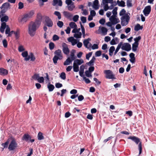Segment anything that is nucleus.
Here are the masks:
<instances>
[{"label":"nucleus","mask_w":156,"mask_h":156,"mask_svg":"<svg viewBox=\"0 0 156 156\" xmlns=\"http://www.w3.org/2000/svg\"><path fill=\"white\" fill-rule=\"evenodd\" d=\"M62 48L63 53L66 55H68L69 52V50L68 45L66 43H63L62 44Z\"/></svg>","instance_id":"nucleus-13"},{"label":"nucleus","mask_w":156,"mask_h":156,"mask_svg":"<svg viewBox=\"0 0 156 156\" xmlns=\"http://www.w3.org/2000/svg\"><path fill=\"white\" fill-rule=\"evenodd\" d=\"M73 33H74L73 36L76 38H81L82 34L81 32H76L75 30H73L72 31Z\"/></svg>","instance_id":"nucleus-17"},{"label":"nucleus","mask_w":156,"mask_h":156,"mask_svg":"<svg viewBox=\"0 0 156 156\" xmlns=\"http://www.w3.org/2000/svg\"><path fill=\"white\" fill-rule=\"evenodd\" d=\"M84 98L83 96L81 95H80L78 97V100L79 101H81L84 99Z\"/></svg>","instance_id":"nucleus-60"},{"label":"nucleus","mask_w":156,"mask_h":156,"mask_svg":"<svg viewBox=\"0 0 156 156\" xmlns=\"http://www.w3.org/2000/svg\"><path fill=\"white\" fill-rule=\"evenodd\" d=\"M54 14L58 17V18L59 20H60L61 19V14L59 12L57 11H55Z\"/></svg>","instance_id":"nucleus-37"},{"label":"nucleus","mask_w":156,"mask_h":156,"mask_svg":"<svg viewBox=\"0 0 156 156\" xmlns=\"http://www.w3.org/2000/svg\"><path fill=\"white\" fill-rule=\"evenodd\" d=\"M34 14L33 11H31L30 12L24 15L23 17L22 18L21 21L25 22H27L29 19L31 18Z\"/></svg>","instance_id":"nucleus-7"},{"label":"nucleus","mask_w":156,"mask_h":156,"mask_svg":"<svg viewBox=\"0 0 156 156\" xmlns=\"http://www.w3.org/2000/svg\"><path fill=\"white\" fill-rule=\"evenodd\" d=\"M86 76L87 77H90L92 76L91 73L88 70H86L85 72Z\"/></svg>","instance_id":"nucleus-48"},{"label":"nucleus","mask_w":156,"mask_h":156,"mask_svg":"<svg viewBox=\"0 0 156 156\" xmlns=\"http://www.w3.org/2000/svg\"><path fill=\"white\" fill-rule=\"evenodd\" d=\"M29 56L30 57V59H31V60L34 61L35 60V58L33 54L32 53H31L30 54Z\"/></svg>","instance_id":"nucleus-41"},{"label":"nucleus","mask_w":156,"mask_h":156,"mask_svg":"<svg viewBox=\"0 0 156 156\" xmlns=\"http://www.w3.org/2000/svg\"><path fill=\"white\" fill-rule=\"evenodd\" d=\"M109 20L113 25L115 24L120 22L119 19L117 18V16H112L109 18Z\"/></svg>","instance_id":"nucleus-11"},{"label":"nucleus","mask_w":156,"mask_h":156,"mask_svg":"<svg viewBox=\"0 0 156 156\" xmlns=\"http://www.w3.org/2000/svg\"><path fill=\"white\" fill-rule=\"evenodd\" d=\"M9 17L6 15H5L2 16L1 19V21L3 22L4 21L7 22L9 20Z\"/></svg>","instance_id":"nucleus-28"},{"label":"nucleus","mask_w":156,"mask_h":156,"mask_svg":"<svg viewBox=\"0 0 156 156\" xmlns=\"http://www.w3.org/2000/svg\"><path fill=\"white\" fill-rule=\"evenodd\" d=\"M39 77V74H35L33 76L32 78L35 80H37Z\"/></svg>","instance_id":"nucleus-49"},{"label":"nucleus","mask_w":156,"mask_h":156,"mask_svg":"<svg viewBox=\"0 0 156 156\" xmlns=\"http://www.w3.org/2000/svg\"><path fill=\"white\" fill-rule=\"evenodd\" d=\"M92 54V52H89L88 54H87L86 56V58L88 60H89V58L91 56Z\"/></svg>","instance_id":"nucleus-54"},{"label":"nucleus","mask_w":156,"mask_h":156,"mask_svg":"<svg viewBox=\"0 0 156 156\" xmlns=\"http://www.w3.org/2000/svg\"><path fill=\"white\" fill-rule=\"evenodd\" d=\"M95 25V24L94 22H90L89 23V26L90 28L94 27Z\"/></svg>","instance_id":"nucleus-64"},{"label":"nucleus","mask_w":156,"mask_h":156,"mask_svg":"<svg viewBox=\"0 0 156 156\" xmlns=\"http://www.w3.org/2000/svg\"><path fill=\"white\" fill-rule=\"evenodd\" d=\"M2 44L3 45L5 48H6L7 46V42L6 40L4 39L2 41Z\"/></svg>","instance_id":"nucleus-50"},{"label":"nucleus","mask_w":156,"mask_h":156,"mask_svg":"<svg viewBox=\"0 0 156 156\" xmlns=\"http://www.w3.org/2000/svg\"><path fill=\"white\" fill-rule=\"evenodd\" d=\"M44 78L43 77H39V78L38 79L37 81L38 82L42 83H44Z\"/></svg>","instance_id":"nucleus-44"},{"label":"nucleus","mask_w":156,"mask_h":156,"mask_svg":"<svg viewBox=\"0 0 156 156\" xmlns=\"http://www.w3.org/2000/svg\"><path fill=\"white\" fill-rule=\"evenodd\" d=\"M121 49L123 50L129 51L131 49V46L128 43H124L122 44Z\"/></svg>","instance_id":"nucleus-14"},{"label":"nucleus","mask_w":156,"mask_h":156,"mask_svg":"<svg viewBox=\"0 0 156 156\" xmlns=\"http://www.w3.org/2000/svg\"><path fill=\"white\" fill-rule=\"evenodd\" d=\"M31 136L27 134H25L23 135L22 139L26 141H27L29 139H31Z\"/></svg>","instance_id":"nucleus-26"},{"label":"nucleus","mask_w":156,"mask_h":156,"mask_svg":"<svg viewBox=\"0 0 156 156\" xmlns=\"http://www.w3.org/2000/svg\"><path fill=\"white\" fill-rule=\"evenodd\" d=\"M101 52L100 51H97L95 53V55L96 56H100L101 55Z\"/></svg>","instance_id":"nucleus-56"},{"label":"nucleus","mask_w":156,"mask_h":156,"mask_svg":"<svg viewBox=\"0 0 156 156\" xmlns=\"http://www.w3.org/2000/svg\"><path fill=\"white\" fill-rule=\"evenodd\" d=\"M48 88L49 89V91H52L55 88L54 86L51 84H50L48 85Z\"/></svg>","instance_id":"nucleus-34"},{"label":"nucleus","mask_w":156,"mask_h":156,"mask_svg":"<svg viewBox=\"0 0 156 156\" xmlns=\"http://www.w3.org/2000/svg\"><path fill=\"white\" fill-rule=\"evenodd\" d=\"M139 44H136L134 43L132 44V50L134 52H136L137 49Z\"/></svg>","instance_id":"nucleus-30"},{"label":"nucleus","mask_w":156,"mask_h":156,"mask_svg":"<svg viewBox=\"0 0 156 156\" xmlns=\"http://www.w3.org/2000/svg\"><path fill=\"white\" fill-rule=\"evenodd\" d=\"M117 7H115L113 10L112 13L113 15L112 16H117Z\"/></svg>","instance_id":"nucleus-40"},{"label":"nucleus","mask_w":156,"mask_h":156,"mask_svg":"<svg viewBox=\"0 0 156 156\" xmlns=\"http://www.w3.org/2000/svg\"><path fill=\"white\" fill-rule=\"evenodd\" d=\"M57 25L60 28H62L63 25V23L62 21H59L57 23Z\"/></svg>","instance_id":"nucleus-42"},{"label":"nucleus","mask_w":156,"mask_h":156,"mask_svg":"<svg viewBox=\"0 0 156 156\" xmlns=\"http://www.w3.org/2000/svg\"><path fill=\"white\" fill-rule=\"evenodd\" d=\"M17 146V144L16 141L12 140L11 142L8 147V149L10 151H12L15 149Z\"/></svg>","instance_id":"nucleus-10"},{"label":"nucleus","mask_w":156,"mask_h":156,"mask_svg":"<svg viewBox=\"0 0 156 156\" xmlns=\"http://www.w3.org/2000/svg\"><path fill=\"white\" fill-rule=\"evenodd\" d=\"M104 73L105 75V77L106 79L112 80L116 79L115 75L113 74L112 72L110 70H104Z\"/></svg>","instance_id":"nucleus-4"},{"label":"nucleus","mask_w":156,"mask_h":156,"mask_svg":"<svg viewBox=\"0 0 156 156\" xmlns=\"http://www.w3.org/2000/svg\"><path fill=\"white\" fill-rule=\"evenodd\" d=\"M126 12V11L124 9H122L119 13L120 16H123L125 14H125Z\"/></svg>","instance_id":"nucleus-47"},{"label":"nucleus","mask_w":156,"mask_h":156,"mask_svg":"<svg viewBox=\"0 0 156 156\" xmlns=\"http://www.w3.org/2000/svg\"><path fill=\"white\" fill-rule=\"evenodd\" d=\"M58 59H61V58H59L56 55H55L54 56L53 58V62L55 64L57 63V61Z\"/></svg>","instance_id":"nucleus-35"},{"label":"nucleus","mask_w":156,"mask_h":156,"mask_svg":"<svg viewBox=\"0 0 156 156\" xmlns=\"http://www.w3.org/2000/svg\"><path fill=\"white\" fill-rule=\"evenodd\" d=\"M9 144V142L7 141L5 143H3L2 144V145L4 147V148L7 147H8V144Z\"/></svg>","instance_id":"nucleus-63"},{"label":"nucleus","mask_w":156,"mask_h":156,"mask_svg":"<svg viewBox=\"0 0 156 156\" xmlns=\"http://www.w3.org/2000/svg\"><path fill=\"white\" fill-rule=\"evenodd\" d=\"M44 25L49 27H52L53 25L51 20L48 16H46L44 20Z\"/></svg>","instance_id":"nucleus-8"},{"label":"nucleus","mask_w":156,"mask_h":156,"mask_svg":"<svg viewBox=\"0 0 156 156\" xmlns=\"http://www.w3.org/2000/svg\"><path fill=\"white\" fill-rule=\"evenodd\" d=\"M151 7L150 5L147 6L145 7L143 12L144 14L146 16H147L150 13L151 11Z\"/></svg>","instance_id":"nucleus-16"},{"label":"nucleus","mask_w":156,"mask_h":156,"mask_svg":"<svg viewBox=\"0 0 156 156\" xmlns=\"http://www.w3.org/2000/svg\"><path fill=\"white\" fill-rule=\"evenodd\" d=\"M8 73V71L3 68H0V75L2 76L7 75Z\"/></svg>","instance_id":"nucleus-19"},{"label":"nucleus","mask_w":156,"mask_h":156,"mask_svg":"<svg viewBox=\"0 0 156 156\" xmlns=\"http://www.w3.org/2000/svg\"><path fill=\"white\" fill-rule=\"evenodd\" d=\"M75 51L74 50H72L70 52V58L72 60H74L76 58V57L75 55Z\"/></svg>","instance_id":"nucleus-23"},{"label":"nucleus","mask_w":156,"mask_h":156,"mask_svg":"<svg viewBox=\"0 0 156 156\" xmlns=\"http://www.w3.org/2000/svg\"><path fill=\"white\" fill-rule=\"evenodd\" d=\"M98 0H94L93 5V8L95 9H98Z\"/></svg>","instance_id":"nucleus-27"},{"label":"nucleus","mask_w":156,"mask_h":156,"mask_svg":"<svg viewBox=\"0 0 156 156\" xmlns=\"http://www.w3.org/2000/svg\"><path fill=\"white\" fill-rule=\"evenodd\" d=\"M129 139H130L134 141L136 144H138L140 142L138 145V147L139 150V154H140L142 152V147L141 142H140V139L138 137L135 136H130L128 138Z\"/></svg>","instance_id":"nucleus-3"},{"label":"nucleus","mask_w":156,"mask_h":156,"mask_svg":"<svg viewBox=\"0 0 156 156\" xmlns=\"http://www.w3.org/2000/svg\"><path fill=\"white\" fill-rule=\"evenodd\" d=\"M121 24L122 26L126 25L128 23L129 17L128 14H126L121 18Z\"/></svg>","instance_id":"nucleus-5"},{"label":"nucleus","mask_w":156,"mask_h":156,"mask_svg":"<svg viewBox=\"0 0 156 156\" xmlns=\"http://www.w3.org/2000/svg\"><path fill=\"white\" fill-rule=\"evenodd\" d=\"M58 5V6H61L62 5V2L61 0H53V5L55 6Z\"/></svg>","instance_id":"nucleus-20"},{"label":"nucleus","mask_w":156,"mask_h":156,"mask_svg":"<svg viewBox=\"0 0 156 156\" xmlns=\"http://www.w3.org/2000/svg\"><path fill=\"white\" fill-rule=\"evenodd\" d=\"M81 20L83 23H85L86 22V18L84 16L81 17Z\"/></svg>","instance_id":"nucleus-57"},{"label":"nucleus","mask_w":156,"mask_h":156,"mask_svg":"<svg viewBox=\"0 0 156 156\" xmlns=\"http://www.w3.org/2000/svg\"><path fill=\"white\" fill-rule=\"evenodd\" d=\"M84 62L82 59H76L74 60L73 63L78 66L80 65L83 63Z\"/></svg>","instance_id":"nucleus-21"},{"label":"nucleus","mask_w":156,"mask_h":156,"mask_svg":"<svg viewBox=\"0 0 156 156\" xmlns=\"http://www.w3.org/2000/svg\"><path fill=\"white\" fill-rule=\"evenodd\" d=\"M0 8L2 9L0 13H5L8 10L11 9V5L9 2H6L3 4Z\"/></svg>","instance_id":"nucleus-6"},{"label":"nucleus","mask_w":156,"mask_h":156,"mask_svg":"<svg viewBox=\"0 0 156 156\" xmlns=\"http://www.w3.org/2000/svg\"><path fill=\"white\" fill-rule=\"evenodd\" d=\"M108 31V30L106 28L104 27H99L98 31L96 32V34H99L101 32L104 35H106Z\"/></svg>","instance_id":"nucleus-12"},{"label":"nucleus","mask_w":156,"mask_h":156,"mask_svg":"<svg viewBox=\"0 0 156 156\" xmlns=\"http://www.w3.org/2000/svg\"><path fill=\"white\" fill-rule=\"evenodd\" d=\"M73 71L75 72H78L79 70V66L76 65L75 63H73Z\"/></svg>","instance_id":"nucleus-31"},{"label":"nucleus","mask_w":156,"mask_h":156,"mask_svg":"<svg viewBox=\"0 0 156 156\" xmlns=\"http://www.w3.org/2000/svg\"><path fill=\"white\" fill-rule=\"evenodd\" d=\"M69 26L72 28L75 29L76 28H77V26L76 24L73 22H71L69 24Z\"/></svg>","instance_id":"nucleus-32"},{"label":"nucleus","mask_w":156,"mask_h":156,"mask_svg":"<svg viewBox=\"0 0 156 156\" xmlns=\"http://www.w3.org/2000/svg\"><path fill=\"white\" fill-rule=\"evenodd\" d=\"M91 40V39L89 38L87 39L84 40L83 41L84 45L88 49H90L91 47L92 44L89 42V41Z\"/></svg>","instance_id":"nucleus-15"},{"label":"nucleus","mask_w":156,"mask_h":156,"mask_svg":"<svg viewBox=\"0 0 156 156\" xmlns=\"http://www.w3.org/2000/svg\"><path fill=\"white\" fill-rule=\"evenodd\" d=\"M41 24V21H36L34 22H32L28 25L29 34L31 37L34 36L38 28Z\"/></svg>","instance_id":"nucleus-1"},{"label":"nucleus","mask_w":156,"mask_h":156,"mask_svg":"<svg viewBox=\"0 0 156 156\" xmlns=\"http://www.w3.org/2000/svg\"><path fill=\"white\" fill-rule=\"evenodd\" d=\"M141 38V37L139 36L137 37L134 38V40L135 41V42L134 43L136 44H139L138 42L140 40Z\"/></svg>","instance_id":"nucleus-39"},{"label":"nucleus","mask_w":156,"mask_h":156,"mask_svg":"<svg viewBox=\"0 0 156 156\" xmlns=\"http://www.w3.org/2000/svg\"><path fill=\"white\" fill-rule=\"evenodd\" d=\"M52 39L54 41H56L59 39V37L57 35L55 34L53 35Z\"/></svg>","instance_id":"nucleus-52"},{"label":"nucleus","mask_w":156,"mask_h":156,"mask_svg":"<svg viewBox=\"0 0 156 156\" xmlns=\"http://www.w3.org/2000/svg\"><path fill=\"white\" fill-rule=\"evenodd\" d=\"M7 26L5 22H2L1 24V26L0 28V31L2 33H3L4 32L5 29V28H7Z\"/></svg>","instance_id":"nucleus-18"},{"label":"nucleus","mask_w":156,"mask_h":156,"mask_svg":"<svg viewBox=\"0 0 156 156\" xmlns=\"http://www.w3.org/2000/svg\"><path fill=\"white\" fill-rule=\"evenodd\" d=\"M102 3L104 5V10L107 11L108 9H112L113 8V0H102Z\"/></svg>","instance_id":"nucleus-2"},{"label":"nucleus","mask_w":156,"mask_h":156,"mask_svg":"<svg viewBox=\"0 0 156 156\" xmlns=\"http://www.w3.org/2000/svg\"><path fill=\"white\" fill-rule=\"evenodd\" d=\"M37 18L38 19V21H40L41 22V20L42 19V17L41 14L40 13H38L37 15Z\"/></svg>","instance_id":"nucleus-58"},{"label":"nucleus","mask_w":156,"mask_h":156,"mask_svg":"<svg viewBox=\"0 0 156 156\" xmlns=\"http://www.w3.org/2000/svg\"><path fill=\"white\" fill-rule=\"evenodd\" d=\"M73 61L69 57H68L65 61L64 63V65H68L70 64L72 62V61Z\"/></svg>","instance_id":"nucleus-25"},{"label":"nucleus","mask_w":156,"mask_h":156,"mask_svg":"<svg viewBox=\"0 0 156 156\" xmlns=\"http://www.w3.org/2000/svg\"><path fill=\"white\" fill-rule=\"evenodd\" d=\"M63 13L64 16L67 18H69L72 16V14L69 12L64 11Z\"/></svg>","instance_id":"nucleus-24"},{"label":"nucleus","mask_w":156,"mask_h":156,"mask_svg":"<svg viewBox=\"0 0 156 156\" xmlns=\"http://www.w3.org/2000/svg\"><path fill=\"white\" fill-rule=\"evenodd\" d=\"M18 6L19 9H21L23 7V4L22 2H20L18 3Z\"/></svg>","instance_id":"nucleus-53"},{"label":"nucleus","mask_w":156,"mask_h":156,"mask_svg":"<svg viewBox=\"0 0 156 156\" xmlns=\"http://www.w3.org/2000/svg\"><path fill=\"white\" fill-rule=\"evenodd\" d=\"M10 29L9 27V26L8 25H7V28H6V29L5 30V33L6 34H8V35H9V34L10 33Z\"/></svg>","instance_id":"nucleus-45"},{"label":"nucleus","mask_w":156,"mask_h":156,"mask_svg":"<svg viewBox=\"0 0 156 156\" xmlns=\"http://www.w3.org/2000/svg\"><path fill=\"white\" fill-rule=\"evenodd\" d=\"M54 46L55 44L51 42L49 44V47L51 50L53 49L54 48Z\"/></svg>","instance_id":"nucleus-43"},{"label":"nucleus","mask_w":156,"mask_h":156,"mask_svg":"<svg viewBox=\"0 0 156 156\" xmlns=\"http://www.w3.org/2000/svg\"><path fill=\"white\" fill-rule=\"evenodd\" d=\"M38 139L39 140H43L44 139V137L43 136V134L41 132H39L37 136Z\"/></svg>","instance_id":"nucleus-33"},{"label":"nucleus","mask_w":156,"mask_h":156,"mask_svg":"<svg viewBox=\"0 0 156 156\" xmlns=\"http://www.w3.org/2000/svg\"><path fill=\"white\" fill-rule=\"evenodd\" d=\"M83 79L85 80V82L87 83H89L90 82V80L88 78H87L85 76L83 77Z\"/></svg>","instance_id":"nucleus-59"},{"label":"nucleus","mask_w":156,"mask_h":156,"mask_svg":"<svg viewBox=\"0 0 156 156\" xmlns=\"http://www.w3.org/2000/svg\"><path fill=\"white\" fill-rule=\"evenodd\" d=\"M105 22V20L104 19H101L99 21V23L101 25H104Z\"/></svg>","instance_id":"nucleus-55"},{"label":"nucleus","mask_w":156,"mask_h":156,"mask_svg":"<svg viewBox=\"0 0 156 156\" xmlns=\"http://www.w3.org/2000/svg\"><path fill=\"white\" fill-rule=\"evenodd\" d=\"M55 55L58 57L59 58L62 59V51L60 49H58L56 50L55 52Z\"/></svg>","instance_id":"nucleus-22"},{"label":"nucleus","mask_w":156,"mask_h":156,"mask_svg":"<svg viewBox=\"0 0 156 156\" xmlns=\"http://www.w3.org/2000/svg\"><path fill=\"white\" fill-rule=\"evenodd\" d=\"M60 78L62 80H65L66 79V75L64 72L61 73L60 75Z\"/></svg>","instance_id":"nucleus-36"},{"label":"nucleus","mask_w":156,"mask_h":156,"mask_svg":"<svg viewBox=\"0 0 156 156\" xmlns=\"http://www.w3.org/2000/svg\"><path fill=\"white\" fill-rule=\"evenodd\" d=\"M20 32L19 30H17L14 32V34L15 35L16 38V39H18L20 37Z\"/></svg>","instance_id":"nucleus-38"},{"label":"nucleus","mask_w":156,"mask_h":156,"mask_svg":"<svg viewBox=\"0 0 156 156\" xmlns=\"http://www.w3.org/2000/svg\"><path fill=\"white\" fill-rule=\"evenodd\" d=\"M77 93V90L76 89H73L70 91V93L71 94H76Z\"/></svg>","instance_id":"nucleus-62"},{"label":"nucleus","mask_w":156,"mask_h":156,"mask_svg":"<svg viewBox=\"0 0 156 156\" xmlns=\"http://www.w3.org/2000/svg\"><path fill=\"white\" fill-rule=\"evenodd\" d=\"M79 18V16L78 15H75L73 17V20L75 22H76L78 20Z\"/></svg>","instance_id":"nucleus-46"},{"label":"nucleus","mask_w":156,"mask_h":156,"mask_svg":"<svg viewBox=\"0 0 156 156\" xmlns=\"http://www.w3.org/2000/svg\"><path fill=\"white\" fill-rule=\"evenodd\" d=\"M18 50L20 52H22L24 51L25 49L22 45H20L18 47Z\"/></svg>","instance_id":"nucleus-51"},{"label":"nucleus","mask_w":156,"mask_h":156,"mask_svg":"<svg viewBox=\"0 0 156 156\" xmlns=\"http://www.w3.org/2000/svg\"><path fill=\"white\" fill-rule=\"evenodd\" d=\"M66 3L67 5L68 9L69 11H73L75 8L74 3L71 0H66Z\"/></svg>","instance_id":"nucleus-9"},{"label":"nucleus","mask_w":156,"mask_h":156,"mask_svg":"<svg viewBox=\"0 0 156 156\" xmlns=\"http://www.w3.org/2000/svg\"><path fill=\"white\" fill-rule=\"evenodd\" d=\"M22 55L24 57H27L28 56V52L27 51H25L22 53Z\"/></svg>","instance_id":"nucleus-61"},{"label":"nucleus","mask_w":156,"mask_h":156,"mask_svg":"<svg viewBox=\"0 0 156 156\" xmlns=\"http://www.w3.org/2000/svg\"><path fill=\"white\" fill-rule=\"evenodd\" d=\"M142 29L143 27L141 26L139 24H137L134 27V30L136 31L142 30Z\"/></svg>","instance_id":"nucleus-29"}]
</instances>
